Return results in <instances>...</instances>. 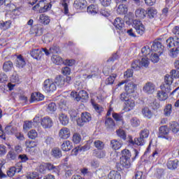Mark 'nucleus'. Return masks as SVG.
Wrapping results in <instances>:
<instances>
[{
	"mask_svg": "<svg viewBox=\"0 0 179 179\" xmlns=\"http://www.w3.org/2000/svg\"><path fill=\"white\" fill-rule=\"evenodd\" d=\"M109 179H121V174L117 171H112L108 175Z\"/></svg>",
	"mask_w": 179,
	"mask_h": 179,
	"instance_id": "obj_41",
	"label": "nucleus"
},
{
	"mask_svg": "<svg viewBox=\"0 0 179 179\" xmlns=\"http://www.w3.org/2000/svg\"><path fill=\"white\" fill-rule=\"evenodd\" d=\"M133 27L135 29L136 32L139 36H143L145 34V25L142 24V22L135 20L133 22Z\"/></svg>",
	"mask_w": 179,
	"mask_h": 179,
	"instance_id": "obj_9",
	"label": "nucleus"
},
{
	"mask_svg": "<svg viewBox=\"0 0 179 179\" xmlns=\"http://www.w3.org/2000/svg\"><path fill=\"white\" fill-rule=\"evenodd\" d=\"M43 52H45V55H50V52L47 48H35L32 49L30 52V55L34 58V59H36V61H40L41 59V57H43Z\"/></svg>",
	"mask_w": 179,
	"mask_h": 179,
	"instance_id": "obj_4",
	"label": "nucleus"
},
{
	"mask_svg": "<svg viewBox=\"0 0 179 179\" xmlns=\"http://www.w3.org/2000/svg\"><path fill=\"white\" fill-rule=\"evenodd\" d=\"M85 150H87V146L84 145L83 147H76V148L73 149L71 151V153L73 156L78 155V153L79 152H85Z\"/></svg>",
	"mask_w": 179,
	"mask_h": 179,
	"instance_id": "obj_43",
	"label": "nucleus"
},
{
	"mask_svg": "<svg viewBox=\"0 0 179 179\" xmlns=\"http://www.w3.org/2000/svg\"><path fill=\"white\" fill-rule=\"evenodd\" d=\"M80 141H82V136H80V134L75 133L73 136V142L78 144Z\"/></svg>",
	"mask_w": 179,
	"mask_h": 179,
	"instance_id": "obj_63",
	"label": "nucleus"
},
{
	"mask_svg": "<svg viewBox=\"0 0 179 179\" xmlns=\"http://www.w3.org/2000/svg\"><path fill=\"white\" fill-rule=\"evenodd\" d=\"M173 110V106L171 104H168L166 106L165 108L164 109V114L166 117H170L171 115V113Z\"/></svg>",
	"mask_w": 179,
	"mask_h": 179,
	"instance_id": "obj_48",
	"label": "nucleus"
},
{
	"mask_svg": "<svg viewBox=\"0 0 179 179\" xmlns=\"http://www.w3.org/2000/svg\"><path fill=\"white\" fill-rule=\"evenodd\" d=\"M73 148V144L70 141H64L62 144V149L64 152H69Z\"/></svg>",
	"mask_w": 179,
	"mask_h": 179,
	"instance_id": "obj_29",
	"label": "nucleus"
},
{
	"mask_svg": "<svg viewBox=\"0 0 179 179\" xmlns=\"http://www.w3.org/2000/svg\"><path fill=\"white\" fill-rule=\"evenodd\" d=\"M31 99L32 101H43L44 96L40 92H35L34 94H31Z\"/></svg>",
	"mask_w": 179,
	"mask_h": 179,
	"instance_id": "obj_34",
	"label": "nucleus"
},
{
	"mask_svg": "<svg viewBox=\"0 0 179 179\" xmlns=\"http://www.w3.org/2000/svg\"><path fill=\"white\" fill-rule=\"evenodd\" d=\"M105 127L108 131H113L115 129V122L111 117H108L105 120Z\"/></svg>",
	"mask_w": 179,
	"mask_h": 179,
	"instance_id": "obj_20",
	"label": "nucleus"
},
{
	"mask_svg": "<svg viewBox=\"0 0 179 179\" xmlns=\"http://www.w3.org/2000/svg\"><path fill=\"white\" fill-rule=\"evenodd\" d=\"M94 145L99 150H102V149H104V143L100 140H96L94 141Z\"/></svg>",
	"mask_w": 179,
	"mask_h": 179,
	"instance_id": "obj_53",
	"label": "nucleus"
},
{
	"mask_svg": "<svg viewBox=\"0 0 179 179\" xmlns=\"http://www.w3.org/2000/svg\"><path fill=\"white\" fill-rule=\"evenodd\" d=\"M15 64L17 68H23L26 66V61H24V58H23L22 55H19L17 57Z\"/></svg>",
	"mask_w": 179,
	"mask_h": 179,
	"instance_id": "obj_31",
	"label": "nucleus"
},
{
	"mask_svg": "<svg viewBox=\"0 0 179 179\" xmlns=\"http://www.w3.org/2000/svg\"><path fill=\"white\" fill-rule=\"evenodd\" d=\"M26 146L27 149H34L37 146V143L34 141H26Z\"/></svg>",
	"mask_w": 179,
	"mask_h": 179,
	"instance_id": "obj_61",
	"label": "nucleus"
},
{
	"mask_svg": "<svg viewBox=\"0 0 179 179\" xmlns=\"http://www.w3.org/2000/svg\"><path fill=\"white\" fill-rule=\"evenodd\" d=\"M44 167L51 173H55V174H59V167L54 166L51 163H45Z\"/></svg>",
	"mask_w": 179,
	"mask_h": 179,
	"instance_id": "obj_21",
	"label": "nucleus"
},
{
	"mask_svg": "<svg viewBox=\"0 0 179 179\" xmlns=\"http://www.w3.org/2000/svg\"><path fill=\"white\" fill-rule=\"evenodd\" d=\"M124 111L129 112L135 108V101L132 99H129L126 102H124Z\"/></svg>",
	"mask_w": 179,
	"mask_h": 179,
	"instance_id": "obj_22",
	"label": "nucleus"
},
{
	"mask_svg": "<svg viewBox=\"0 0 179 179\" xmlns=\"http://www.w3.org/2000/svg\"><path fill=\"white\" fill-rule=\"evenodd\" d=\"M161 90H159L157 93V97L160 101H164L169 99V93L171 92V90L167 91V88H163V86H160Z\"/></svg>",
	"mask_w": 179,
	"mask_h": 179,
	"instance_id": "obj_8",
	"label": "nucleus"
},
{
	"mask_svg": "<svg viewBox=\"0 0 179 179\" xmlns=\"http://www.w3.org/2000/svg\"><path fill=\"white\" fill-rule=\"evenodd\" d=\"M42 90L45 93H54L57 90V85L51 79L45 80L42 85Z\"/></svg>",
	"mask_w": 179,
	"mask_h": 179,
	"instance_id": "obj_3",
	"label": "nucleus"
},
{
	"mask_svg": "<svg viewBox=\"0 0 179 179\" xmlns=\"http://www.w3.org/2000/svg\"><path fill=\"white\" fill-rule=\"evenodd\" d=\"M17 157V153H16L14 150H10L7 154V159L8 160H16Z\"/></svg>",
	"mask_w": 179,
	"mask_h": 179,
	"instance_id": "obj_52",
	"label": "nucleus"
},
{
	"mask_svg": "<svg viewBox=\"0 0 179 179\" xmlns=\"http://www.w3.org/2000/svg\"><path fill=\"white\" fill-rule=\"evenodd\" d=\"M170 131L167 125L161 126L159 128L158 138L166 139V141H171V136L169 135Z\"/></svg>",
	"mask_w": 179,
	"mask_h": 179,
	"instance_id": "obj_6",
	"label": "nucleus"
},
{
	"mask_svg": "<svg viewBox=\"0 0 179 179\" xmlns=\"http://www.w3.org/2000/svg\"><path fill=\"white\" fill-rule=\"evenodd\" d=\"M115 78H117V75L115 74L109 76L105 81L106 85H113L115 80Z\"/></svg>",
	"mask_w": 179,
	"mask_h": 179,
	"instance_id": "obj_62",
	"label": "nucleus"
},
{
	"mask_svg": "<svg viewBox=\"0 0 179 179\" xmlns=\"http://www.w3.org/2000/svg\"><path fill=\"white\" fill-rule=\"evenodd\" d=\"M56 0H39L38 3L33 7V10H38L39 13H44L51 9L52 4Z\"/></svg>",
	"mask_w": 179,
	"mask_h": 179,
	"instance_id": "obj_2",
	"label": "nucleus"
},
{
	"mask_svg": "<svg viewBox=\"0 0 179 179\" xmlns=\"http://www.w3.org/2000/svg\"><path fill=\"white\" fill-rule=\"evenodd\" d=\"M119 99L121 101H124V103H126V101L131 98H129V94L127 92H122L120 94Z\"/></svg>",
	"mask_w": 179,
	"mask_h": 179,
	"instance_id": "obj_59",
	"label": "nucleus"
},
{
	"mask_svg": "<svg viewBox=\"0 0 179 179\" xmlns=\"http://www.w3.org/2000/svg\"><path fill=\"white\" fill-rule=\"evenodd\" d=\"M22 169L23 166L22 165V162H18L15 166H13L9 169L7 171V176L8 177H13L16 173H20Z\"/></svg>",
	"mask_w": 179,
	"mask_h": 179,
	"instance_id": "obj_11",
	"label": "nucleus"
},
{
	"mask_svg": "<svg viewBox=\"0 0 179 179\" xmlns=\"http://www.w3.org/2000/svg\"><path fill=\"white\" fill-rule=\"evenodd\" d=\"M113 149L118 150L122 147V141L121 140H112L110 141Z\"/></svg>",
	"mask_w": 179,
	"mask_h": 179,
	"instance_id": "obj_32",
	"label": "nucleus"
},
{
	"mask_svg": "<svg viewBox=\"0 0 179 179\" xmlns=\"http://www.w3.org/2000/svg\"><path fill=\"white\" fill-rule=\"evenodd\" d=\"M141 53L143 54V57L150 55V53H152V47H149L148 45L144 46L141 49Z\"/></svg>",
	"mask_w": 179,
	"mask_h": 179,
	"instance_id": "obj_46",
	"label": "nucleus"
},
{
	"mask_svg": "<svg viewBox=\"0 0 179 179\" xmlns=\"http://www.w3.org/2000/svg\"><path fill=\"white\" fill-rule=\"evenodd\" d=\"M33 125H34V124L32 121H25L23 124L24 131H29V129L33 128Z\"/></svg>",
	"mask_w": 179,
	"mask_h": 179,
	"instance_id": "obj_56",
	"label": "nucleus"
},
{
	"mask_svg": "<svg viewBox=\"0 0 179 179\" xmlns=\"http://www.w3.org/2000/svg\"><path fill=\"white\" fill-rule=\"evenodd\" d=\"M147 11L142 8H138L135 11V16L138 19H145L146 17Z\"/></svg>",
	"mask_w": 179,
	"mask_h": 179,
	"instance_id": "obj_26",
	"label": "nucleus"
},
{
	"mask_svg": "<svg viewBox=\"0 0 179 179\" xmlns=\"http://www.w3.org/2000/svg\"><path fill=\"white\" fill-rule=\"evenodd\" d=\"M52 152V157H55V159H59V157H62V152L59 148H54Z\"/></svg>",
	"mask_w": 179,
	"mask_h": 179,
	"instance_id": "obj_49",
	"label": "nucleus"
},
{
	"mask_svg": "<svg viewBox=\"0 0 179 179\" xmlns=\"http://www.w3.org/2000/svg\"><path fill=\"white\" fill-rule=\"evenodd\" d=\"M86 6H87V2L86 0H76L73 3V8L78 11L86 9Z\"/></svg>",
	"mask_w": 179,
	"mask_h": 179,
	"instance_id": "obj_16",
	"label": "nucleus"
},
{
	"mask_svg": "<svg viewBox=\"0 0 179 179\" xmlns=\"http://www.w3.org/2000/svg\"><path fill=\"white\" fill-rule=\"evenodd\" d=\"M100 75V71H99V68L95 66H90L87 73L83 75L84 79H94V78H97Z\"/></svg>",
	"mask_w": 179,
	"mask_h": 179,
	"instance_id": "obj_5",
	"label": "nucleus"
},
{
	"mask_svg": "<svg viewBox=\"0 0 179 179\" xmlns=\"http://www.w3.org/2000/svg\"><path fill=\"white\" fill-rule=\"evenodd\" d=\"M150 134V132L149 131V129H144L141 131L140 136L145 141V139H147V138H149Z\"/></svg>",
	"mask_w": 179,
	"mask_h": 179,
	"instance_id": "obj_54",
	"label": "nucleus"
},
{
	"mask_svg": "<svg viewBox=\"0 0 179 179\" xmlns=\"http://www.w3.org/2000/svg\"><path fill=\"white\" fill-rule=\"evenodd\" d=\"M169 129L173 134H178L179 132V124L177 122H171L170 123Z\"/></svg>",
	"mask_w": 179,
	"mask_h": 179,
	"instance_id": "obj_36",
	"label": "nucleus"
},
{
	"mask_svg": "<svg viewBox=\"0 0 179 179\" xmlns=\"http://www.w3.org/2000/svg\"><path fill=\"white\" fill-rule=\"evenodd\" d=\"M51 60L53 64H55V65H62V64H64V59H62V57L57 55H52Z\"/></svg>",
	"mask_w": 179,
	"mask_h": 179,
	"instance_id": "obj_35",
	"label": "nucleus"
},
{
	"mask_svg": "<svg viewBox=\"0 0 179 179\" xmlns=\"http://www.w3.org/2000/svg\"><path fill=\"white\" fill-rule=\"evenodd\" d=\"M178 166V160H170L167 163V167L169 170H176L177 166Z\"/></svg>",
	"mask_w": 179,
	"mask_h": 179,
	"instance_id": "obj_44",
	"label": "nucleus"
},
{
	"mask_svg": "<svg viewBox=\"0 0 179 179\" xmlns=\"http://www.w3.org/2000/svg\"><path fill=\"white\" fill-rule=\"evenodd\" d=\"M87 12L90 13V15H96L99 12V6L97 5L91 4L87 8Z\"/></svg>",
	"mask_w": 179,
	"mask_h": 179,
	"instance_id": "obj_33",
	"label": "nucleus"
},
{
	"mask_svg": "<svg viewBox=\"0 0 179 179\" xmlns=\"http://www.w3.org/2000/svg\"><path fill=\"white\" fill-rule=\"evenodd\" d=\"M128 12V8L124 4H120L117 9V13L118 15H125Z\"/></svg>",
	"mask_w": 179,
	"mask_h": 179,
	"instance_id": "obj_40",
	"label": "nucleus"
},
{
	"mask_svg": "<svg viewBox=\"0 0 179 179\" xmlns=\"http://www.w3.org/2000/svg\"><path fill=\"white\" fill-rule=\"evenodd\" d=\"M150 45L152 52H157L159 55H162L163 54L164 46L162 45V43L159 42L158 41H155L150 43Z\"/></svg>",
	"mask_w": 179,
	"mask_h": 179,
	"instance_id": "obj_7",
	"label": "nucleus"
},
{
	"mask_svg": "<svg viewBox=\"0 0 179 179\" xmlns=\"http://www.w3.org/2000/svg\"><path fill=\"white\" fill-rule=\"evenodd\" d=\"M53 82L58 87H64L65 86V77L57 76Z\"/></svg>",
	"mask_w": 179,
	"mask_h": 179,
	"instance_id": "obj_24",
	"label": "nucleus"
},
{
	"mask_svg": "<svg viewBox=\"0 0 179 179\" xmlns=\"http://www.w3.org/2000/svg\"><path fill=\"white\" fill-rule=\"evenodd\" d=\"M155 89L156 86L153 84V83L148 82L143 86V91L147 94H153V93H155Z\"/></svg>",
	"mask_w": 179,
	"mask_h": 179,
	"instance_id": "obj_14",
	"label": "nucleus"
},
{
	"mask_svg": "<svg viewBox=\"0 0 179 179\" xmlns=\"http://www.w3.org/2000/svg\"><path fill=\"white\" fill-rule=\"evenodd\" d=\"M178 54H179V50L173 48L171 49L169 55L172 58H176L178 57Z\"/></svg>",
	"mask_w": 179,
	"mask_h": 179,
	"instance_id": "obj_64",
	"label": "nucleus"
},
{
	"mask_svg": "<svg viewBox=\"0 0 179 179\" xmlns=\"http://www.w3.org/2000/svg\"><path fill=\"white\" fill-rule=\"evenodd\" d=\"M157 15V10L153 8H150L147 10V15L149 17V19H153L155 16Z\"/></svg>",
	"mask_w": 179,
	"mask_h": 179,
	"instance_id": "obj_45",
	"label": "nucleus"
},
{
	"mask_svg": "<svg viewBox=\"0 0 179 179\" xmlns=\"http://www.w3.org/2000/svg\"><path fill=\"white\" fill-rule=\"evenodd\" d=\"M89 99V94L85 90H81L78 92V97H76V101H87Z\"/></svg>",
	"mask_w": 179,
	"mask_h": 179,
	"instance_id": "obj_25",
	"label": "nucleus"
},
{
	"mask_svg": "<svg viewBox=\"0 0 179 179\" xmlns=\"http://www.w3.org/2000/svg\"><path fill=\"white\" fill-rule=\"evenodd\" d=\"M50 22H51V19L48 15L45 14H41L39 16V22H41V24L46 26L47 24H50Z\"/></svg>",
	"mask_w": 179,
	"mask_h": 179,
	"instance_id": "obj_30",
	"label": "nucleus"
},
{
	"mask_svg": "<svg viewBox=\"0 0 179 179\" xmlns=\"http://www.w3.org/2000/svg\"><path fill=\"white\" fill-rule=\"evenodd\" d=\"M12 0L8 1V5L10 6H14L15 8H13L12 12L13 14L16 13V15H19V9H20L19 5L22 3V0H14V1H10ZM17 12V13H16Z\"/></svg>",
	"mask_w": 179,
	"mask_h": 179,
	"instance_id": "obj_18",
	"label": "nucleus"
},
{
	"mask_svg": "<svg viewBox=\"0 0 179 179\" xmlns=\"http://www.w3.org/2000/svg\"><path fill=\"white\" fill-rule=\"evenodd\" d=\"M48 113H54V111H57V105L54 102H51L48 105L47 107Z\"/></svg>",
	"mask_w": 179,
	"mask_h": 179,
	"instance_id": "obj_51",
	"label": "nucleus"
},
{
	"mask_svg": "<svg viewBox=\"0 0 179 179\" xmlns=\"http://www.w3.org/2000/svg\"><path fill=\"white\" fill-rule=\"evenodd\" d=\"M129 143L131 146H134V145H136L137 146H143V145L146 143V140L140 136L138 138H135L134 140H132V138H130L129 139Z\"/></svg>",
	"mask_w": 179,
	"mask_h": 179,
	"instance_id": "obj_15",
	"label": "nucleus"
},
{
	"mask_svg": "<svg viewBox=\"0 0 179 179\" xmlns=\"http://www.w3.org/2000/svg\"><path fill=\"white\" fill-rule=\"evenodd\" d=\"M166 43L169 48H171V47H174L173 48H176L179 50V38L170 37L166 41Z\"/></svg>",
	"mask_w": 179,
	"mask_h": 179,
	"instance_id": "obj_13",
	"label": "nucleus"
},
{
	"mask_svg": "<svg viewBox=\"0 0 179 179\" xmlns=\"http://www.w3.org/2000/svg\"><path fill=\"white\" fill-rule=\"evenodd\" d=\"M149 57H143L141 59V61L140 62V64L141 66H145V68H148L149 66Z\"/></svg>",
	"mask_w": 179,
	"mask_h": 179,
	"instance_id": "obj_57",
	"label": "nucleus"
},
{
	"mask_svg": "<svg viewBox=\"0 0 179 179\" xmlns=\"http://www.w3.org/2000/svg\"><path fill=\"white\" fill-rule=\"evenodd\" d=\"M112 117L115 120V121H117V122H122V124H124V116L121 113H112Z\"/></svg>",
	"mask_w": 179,
	"mask_h": 179,
	"instance_id": "obj_42",
	"label": "nucleus"
},
{
	"mask_svg": "<svg viewBox=\"0 0 179 179\" xmlns=\"http://www.w3.org/2000/svg\"><path fill=\"white\" fill-rule=\"evenodd\" d=\"M124 90L126 93L131 94V93H134L136 90V85L133 83H128L124 86Z\"/></svg>",
	"mask_w": 179,
	"mask_h": 179,
	"instance_id": "obj_23",
	"label": "nucleus"
},
{
	"mask_svg": "<svg viewBox=\"0 0 179 179\" xmlns=\"http://www.w3.org/2000/svg\"><path fill=\"white\" fill-rule=\"evenodd\" d=\"M59 120L62 125L65 126L69 124V118L64 113H62L59 115Z\"/></svg>",
	"mask_w": 179,
	"mask_h": 179,
	"instance_id": "obj_39",
	"label": "nucleus"
},
{
	"mask_svg": "<svg viewBox=\"0 0 179 179\" xmlns=\"http://www.w3.org/2000/svg\"><path fill=\"white\" fill-rule=\"evenodd\" d=\"M43 31H44V29L41 27L35 26L31 29V34H34L36 37L43 36Z\"/></svg>",
	"mask_w": 179,
	"mask_h": 179,
	"instance_id": "obj_28",
	"label": "nucleus"
},
{
	"mask_svg": "<svg viewBox=\"0 0 179 179\" xmlns=\"http://www.w3.org/2000/svg\"><path fill=\"white\" fill-rule=\"evenodd\" d=\"M159 53L152 52L151 55L150 57V61L153 62L154 64H157L159 61L160 60V58H159Z\"/></svg>",
	"mask_w": 179,
	"mask_h": 179,
	"instance_id": "obj_47",
	"label": "nucleus"
},
{
	"mask_svg": "<svg viewBox=\"0 0 179 179\" xmlns=\"http://www.w3.org/2000/svg\"><path fill=\"white\" fill-rule=\"evenodd\" d=\"M12 69H13V63L12 62L8 61L4 62L3 64V71L4 72H10Z\"/></svg>",
	"mask_w": 179,
	"mask_h": 179,
	"instance_id": "obj_37",
	"label": "nucleus"
},
{
	"mask_svg": "<svg viewBox=\"0 0 179 179\" xmlns=\"http://www.w3.org/2000/svg\"><path fill=\"white\" fill-rule=\"evenodd\" d=\"M96 174L99 178H103V177H105L106 173H104V167L101 166L99 169H96Z\"/></svg>",
	"mask_w": 179,
	"mask_h": 179,
	"instance_id": "obj_58",
	"label": "nucleus"
},
{
	"mask_svg": "<svg viewBox=\"0 0 179 179\" xmlns=\"http://www.w3.org/2000/svg\"><path fill=\"white\" fill-rule=\"evenodd\" d=\"M43 128L47 129L48 128H51L52 125H54V122H52V119L48 116H45L41 119V122Z\"/></svg>",
	"mask_w": 179,
	"mask_h": 179,
	"instance_id": "obj_17",
	"label": "nucleus"
},
{
	"mask_svg": "<svg viewBox=\"0 0 179 179\" xmlns=\"http://www.w3.org/2000/svg\"><path fill=\"white\" fill-rule=\"evenodd\" d=\"M43 40L45 43H51L54 40V36L51 34H46L43 36Z\"/></svg>",
	"mask_w": 179,
	"mask_h": 179,
	"instance_id": "obj_60",
	"label": "nucleus"
},
{
	"mask_svg": "<svg viewBox=\"0 0 179 179\" xmlns=\"http://www.w3.org/2000/svg\"><path fill=\"white\" fill-rule=\"evenodd\" d=\"M71 136V130L68 127H63L59 131L60 139H68Z\"/></svg>",
	"mask_w": 179,
	"mask_h": 179,
	"instance_id": "obj_19",
	"label": "nucleus"
},
{
	"mask_svg": "<svg viewBox=\"0 0 179 179\" xmlns=\"http://www.w3.org/2000/svg\"><path fill=\"white\" fill-rule=\"evenodd\" d=\"M113 26L117 30H122V27L124 26V20L121 17H117L113 22Z\"/></svg>",
	"mask_w": 179,
	"mask_h": 179,
	"instance_id": "obj_27",
	"label": "nucleus"
},
{
	"mask_svg": "<svg viewBox=\"0 0 179 179\" xmlns=\"http://www.w3.org/2000/svg\"><path fill=\"white\" fill-rule=\"evenodd\" d=\"M130 124L134 128H136V127H139V125H141V120H139L138 117H132L130 120Z\"/></svg>",
	"mask_w": 179,
	"mask_h": 179,
	"instance_id": "obj_55",
	"label": "nucleus"
},
{
	"mask_svg": "<svg viewBox=\"0 0 179 179\" xmlns=\"http://www.w3.org/2000/svg\"><path fill=\"white\" fill-rule=\"evenodd\" d=\"M92 121V115L87 112H84L81 114V119L77 120V124L79 127H83L86 122Z\"/></svg>",
	"mask_w": 179,
	"mask_h": 179,
	"instance_id": "obj_10",
	"label": "nucleus"
},
{
	"mask_svg": "<svg viewBox=\"0 0 179 179\" xmlns=\"http://www.w3.org/2000/svg\"><path fill=\"white\" fill-rule=\"evenodd\" d=\"M122 156L125 159V162L122 163L123 167L129 169V167H131L129 159L131 157L132 160H135L139 156V151H138L136 149H134L132 150V153L131 154V152H129V150H123L122 151Z\"/></svg>",
	"mask_w": 179,
	"mask_h": 179,
	"instance_id": "obj_1",
	"label": "nucleus"
},
{
	"mask_svg": "<svg viewBox=\"0 0 179 179\" xmlns=\"http://www.w3.org/2000/svg\"><path fill=\"white\" fill-rule=\"evenodd\" d=\"M173 79L174 78L173 77V76H171V74H166L164 78V83L162 84L161 86H162L164 89L166 87L167 92L171 90V84L173 83Z\"/></svg>",
	"mask_w": 179,
	"mask_h": 179,
	"instance_id": "obj_12",
	"label": "nucleus"
},
{
	"mask_svg": "<svg viewBox=\"0 0 179 179\" xmlns=\"http://www.w3.org/2000/svg\"><path fill=\"white\" fill-rule=\"evenodd\" d=\"M141 62L139 60H134L131 63V69L132 71H139L141 69Z\"/></svg>",
	"mask_w": 179,
	"mask_h": 179,
	"instance_id": "obj_50",
	"label": "nucleus"
},
{
	"mask_svg": "<svg viewBox=\"0 0 179 179\" xmlns=\"http://www.w3.org/2000/svg\"><path fill=\"white\" fill-rule=\"evenodd\" d=\"M142 114L145 118H148V120H150V118L153 117V113H152V110L149 109V108H143Z\"/></svg>",
	"mask_w": 179,
	"mask_h": 179,
	"instance_id": "obj_38",
	"label": "nucleus"
}]
</instances>
